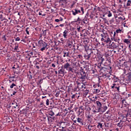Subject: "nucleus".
I'll return each mask as SVG.
<instances>
[{
  "instance_id": "nucleus-34",
  "label": "nucleus",
  "mask_w": 131,
  "mask_h": 131,
  "mask_svg": "<svg viewBox=\"0 0 131 131\" xmlns=\"http://www.w3.org/2000/svg\"><path fill=\"white\" fill-rule=\"evenodd\" d=\"M122 118L123 120L122 121L123 122H125V121H126V119H127V118H126V117H125L124 116H122Z\"/></svg>"
},
{
  "instance_id": "nucleus-3",
  "label": "nucleus",
  "mask_w": 131,
  "mask_h": 131,
  "mask_svg": "<svg viewBox=\"0 0 131 131\" xmlns=\"http://www.w3.org/2000/svg\"><path fill=\"white\" fill-rule=\"evenodd\" d=\"M38 45L39 48H40V51L43 52L45 50H48V43L43 40L40 39L38 41Z\"/></svg>"
},
{
  "instance_id": "nucleus-32",
  "label": "nucleus",
  "mask_w": 131,
  "mask_h": 131,
  "mask_svg": "<svg viewBox=\"0 0 131 131\" xmlns=\"http://www.w3.org/2000/svg\"><path fill=\"white\" fill-rule=\"evenodd\" d=\"M93 126V125H89L88 126L89 130H92Z\"/></svg>"
},
{
  "instance_id": "nucleus-35",
  "label": "nucleus",
  "mask_w": 131,
  "mask_h": 131,
  "mask_svg": "<svg viewBox=\"0 0 131 131\" xmlns=\"http://www.w3.org/2000/svg\"><path fill=\"white\" fill-rule=\"evenodd\" d=\"M102 19H103L104 22L106 24L109 25V23H108V20H107V19H106V18H103V17H102Z\"/></svg>"
},
{
  "instance_id": "nucleus-5",
  "label": "nucleus",
  "mask_w": 131,
  "mask_h": 131,
  "mask_svg": "<svg viewBox=\"0 0 131 131\" xmlns=\"http://www.w3.org/2000/svg\"><path fill=\"white\" fill-rule=\"evenodd\" d=\"M80 77L79 78V81L80 82H84L85 81V79L86 78V72H81Z\"/></svg>"
},
{
  "instance_id": "nucleus-8",
  "label": "nucleus",
  "mask_w": 131,
  "mask_h": 131,
  "mask_svg": "<svg viewBox=\"0 0 131 131\" xmlns=\"http://www.w3.org/2000/svg\"><path fill=\"white\" fill-rule=\"evenodd\" d=\"M84 58L85 60H91V56H90V52L89 50L86 51V54L84 55Z\"/></svg>"
},
{
  "instance_id": "nucleus-15",
  "label": "nucleus",
  "mask_w": 131,
  "mask_h": 131,
  "mask_svg": "<svg viewBox=\"0 0 131 131\" xmlns=\"http://www.w3.org/2000/svg\"><path fill=\"white\" fill-rule=\"evenodd\" d=\"M86 117L87 118V120H88V121H90V122H92V121H93V117L92 116V115H88L87 116H86Z\"/></svg>"
},
{
  "instance_id": "nucleus-41",
  "label": "nucleus",
  "mask_w": 131,
  "mask_h": 131,
  "mask_svg": "<svg viewBox=\"0 0 131 131\" xmlns=\"http://www.w3.org/2000/svg\"><path fill=\"white\" fill-rule=\"evenodd\" d=\"M107 17H112V13H111V12L108 11V13H107Z\"/></svg>"
},
{
  "instance_id": "nucleus-61",
  "label": "nucleus",
  "mask_w": 131,
  "mask_h": 131,
  "mask_svg": "<svg viewBox=\"0 0 131 131\" xmlns=\"http://www.w3.org/2000/svg\"><path fill=\"white\" fill-rule=\"evenodd\" d=\"M114 79H115V80L116 79H118V77H116V76H114Z\"/></svg>"
},
{
  "instance_id": "nucleus-11",
  "label": "nucleus",
  "mask_w": 131,
  "mask_h": 131,
  "mask_svg": "<svg viewBox=\"0 0 131 131\" xmlns=\"http://www.w3.org/2000/svg\"><path fill=\"white\" fill-rule=\"evenodd\" d=\"M104 76H105V77L110 79V80H111V79H114V75L111 74H106V75H105Z\"/></svg>"
},
{
  "instance_id": "nucleus-27",
  "label": "nucleus",
  "mask_w": 131,
  "mask_h": 131,
  "mask_svg": "<svg viewBox=\"0 0 131 131\" xmlns=\"http://www.w3.org/2000/svg\"><path fill=\"white\" fill-rule=\"evenodd\" d=\"M88 66H86L85 67H84L83 69L82 70V71H81V72H83V71L84 72H86V74L88 73Z\"/></svg>"
},
{
  "instance_id": "nucleus-62",
  "label": "nucleus",
  "mask_w": 131,
  "mask_h": 131,
  "mask_svg": "<svg viewBox=\"0 0 131 131\" xmlns=\"http://www.w3.org/2000/svg\"><path fill=\"white\" fill-rule=\"evenodd\" d=\"M46 33H47V31L46 30L43 31V34H44V35H46Z\"/></svg>"
},
{
  "instance_id": "nucleus-24",
  "label": "nucleus",
  "mask_w": 131,
  "mask_h": 131,
  "mask_svg": "<svg viewBox=\"0 0 131 131\" xmlns=\"http://www.w3.org/2000/svg\"><path fill=\"white\" fill-rule=\"evenodd\" d=\"M122 122V120H120V122L118 123L117 126H119V127H123V123H121Z\"/></svg>"
},
{
  "instance_id": "nucleus-37",
  "label": "nucleus",
  "mask_w": 131,
  "mask_h": 131,
  "mask_svg": "<svg viewBox=\"0 0 131 131\" xmlns=\"http://www.w3.org/2000/svg\"><path fill=\"white\" fill-rule=\"evenodd\" d=\"M30 20H31L32 22L34 23L36 21V19L35 18V17H32V18H29Z\"/></svg>"
},
{
  "instance_id": "nucleus-64",
  "label": "nucleus",
  "mask_w": 131,
  "mask_h": 131,
  "mask_svg": "<svg viewBox=\"0 0 131 131\" xmlns=\"http://www.w3.org/2000/svg\"><path fill=\"white\" fill-rule=\"evenodd\" d=\"M3 38H4L5 41L7 40V37H6V36H4Z\"/></svg>"
},
{
  "instance_id": "nucleus-4",
  "label": "nucleus",
  "mask_w": 131,
  "mask_h": 131,
  "mask_svg": "<svg viewBox=\"0 0 131 131\" xmlns=\"http://www.w3.org/2000/svg\"><path fill=\"white\" fill-rule=\"evenodd\" d=\"M111 89L113 90L115 92H119V91L120 90V84L116 83H114L111 85Z\"/></svg>"
},
{
  "instance_id": "nucleus-36",
  "label": "nucleus",
  "mask_w": 131,
  "mask_h": 131,
  "mask_svg": "<svg viewBox=\"0 0 131 131\" xmlns=\"http://www.w3.org/2000/svg\"><path fill=\"white\" fill-rule=\"evenodd\" d=\"M17 85H16V84L13 83L11 84V85H10V89H13V88H15V86H16Z\"/></svg>"
},
{
  "instance_id": "nucleus-55",
  "label": "nucleus",
  "mask_w": 131,
  "mask_h": 131,
  "mask_svg": "<svg viewBox=\"0 0 131 131\" xmlns=\"http://www.w3.org/2000/svg\"><path fill=\"white\" fill-rule=\"evenodd\" d=\"M55 21L57 22L58 23L60 22V19H55Z\"/></svg>"
},
{
  "instance_id": "nucleus-51",
  "label": "nucleus",
  "mask_w": 131,
  "mask_h": 131,
  "mask_svg": "<svg viewBox=\"0 0 131 131\" xmlns=\"http://www.w3.org/2000/svg\"><path fill=\"white\" fill-rule=\"evenodd\" d=\"M77 58H79V59H82V55L79 54L77 56Z\"/></svg>"
},
{
  "instance_id": "nucleus-30",
  "label": "nucleus",
  "mask_w": 131,
  "mask_h": 131,
  "mask_svg": "<svg viewBox=\"0 0 131 131\" xmlns=\"http://www.w3.org/2000/svg\"><path fill=\"white\" fill-rule=\"evenodd\" d=\"M126 7H130L131 6V0H128L126 5Z\"/></svg>"
},
{
  "instance_id": "nucleus-63",
  "label": "nucleus",
  "mask_w": 131,
  "mask_h": 131,
  "mask_svg": "<svg viewBox=\"0 0 131 131\" xmlns=\"http://www.w3.org/2000/svg\"><path fill=\"white\" fill-rule=\"evenodd\" d=\"M128 47H129V51H130V52H131V44L129 45L128 46Z\"/></svg>"
},
{
  "instance_id": "nucleus-46",
  "label": "nucleus",
  "mask_w": 131,
  "mask_h": 131,
  "mask_svg": "<svg viewBox=\"0 0 131 131\" xmlns=\"http://www.w3.org/2000/svg\"><path fill=\"white\" fill-rule=\"evenodd\" d=\"M95 93H97V94H98V93H100V90L99 89H95L94 90Z\"/></svg>"
},
{
  "instance_id": "nucleus-28",
  "label": "nucleus",
  "mask_w": 131,
  "mask_h": 131,
  "mask_svg": "<svg viewBox=\"0 0 131 131\" xmlns=\"http://www.w3.org/2000/svg\"><path fill=\"white\" fill-rule=\"evenodd\" d=\"M97 127L98 128H102V127H103V124H102V123L99 122V123H98V125H97Z\"/></svg>"
},
{
  "instance_id": "nucleus-1",
  "label": "nucleus",
  "mask_w": 131,
  "mask_h": 131,
  "mask_svg": "<svg viewBox=\"0 0 131 131\" xmlns=\"http://www.w3.org/2000/svg\"><path fill=\"white\" fill-rule=\"evenodd\" d=\"M96 103L97 105V113L101 112L103 113L108 109V107L105 105H102V103L99 101H96Z\"/></svg>"
},
{
  "instance_id": "nucleus-47",
  "label": "nucleus",
  "mask_w": 131,
  "mask_h": 131,
  "mask_svg": "<svg viewBox=\"0 0 131 131\" xmlns=\"http://www.w3.org/2000/svg\"><path fill=\"white\" fill-rule=\"evenodd\" d=\"M21 40V39H20V37H17L15 38V41H20Z\"/></svg>"
},
{
  "instance_id": "nucleus-20",
  "label": "nucleus",
  "mask_w": 131,
  "mask_h": 131,
  "mask_svg": "<svg viewBox=\"0 0 131 131\" xmlns=\"http://www.w3.org/2000/svg\"><path fill=\"white\" fill-rule=\"evenodd\" d=\"M72 13L74 16H76V15H77V14H78V12H77V8L75 9L74 10H72Z\"/></svg>"
},
{
  "instance_id": "nucleus-44",
  "label": "nucleus",
  "mask_w": 131,
  "mask_h": 131,
  "mask_svg": "<svg viewBox=\"0 0 131 131\" xmlns=\"http://www.w3.org/2000/svg\"><path fill=\"white\" fill-rule=\"evenodd\" d=\"M80 10L82 12V14L83 15L84 14V9H83V7H80Z\"/></svg>"
},
{
  "instance_id": "nucleus-53",
  "label": "nucleus",
  "mask_w": 131,
  "mask_h": 131,
  "mask_svg": "<svg viewBox=\"0 0 131 131\" xmlns=\"http://www.w3.org/2000/svg\"><path fill=\"white\" fill-rule=\"evenodd\" d=\"M59 93H56V94H55V97H56V98H58V97H59Z\"/></svg>"
},
{
  "instance_id": "nucleus-19",
  "label": "nucleus",
  "mask_w": 131,
  "mask_h": 131,
  "mask_svg": "<svg viewBox=\"0 0 131 131\" xmlns=\"http://www.w3.org/2000/svg\"><path fill=\"white\" fill-rule=\"evenodd\" d=\"M68 30H64V31L63 32V36L64 37V38H67V36L68 35Z\"/></svg>"
},
{
  "instance_id": "nucleus-18",
  "label": "nucleus",
  "mask_w": 131,
  "mask_h": 131,
  "mask_svg": "<svg viewBox=\"0 0 131 131\" xmlns=\"http://www.w3.org/2000/svg\"><path fill=\"white\" fill-rule=\"evenodd\" d=\"M123 42H124V43H126V45H131L130 44V40H129V39H124L123 40Z\"/></svg>"
},
{
  "instance_id": "nucleus-25",
  "label": "nucleus",
  "mask_w": 131,
  "mask_h": 131,
  "mask_svg": "<svg viewBox=\"0 0 131 131\" xmlns=\"http://www.w3.org/2000/svg\"><path fill=\"white\" fill-rule=\"evenodd\" d=\"M12 105H13V107L15 109H16V107H18V103L15 101L12 102Z\"/></svg>"
},
{
  "instance_id": "nucleus-38",
  "label": "nucleus",
  "mask_w": 131,
  "mask_h": 131,
  "mask_svg": "<svg viewBox=\"0 0 131 131\" xmlns=\"http://www.w3.org/2000/svg\"><path fill=\"white\" fill-rule=\"evenodd\" d=\"M121 31L122 30L120 29H119L116 30V31H115V32H116V33H121Z\"/></svg>"
},
{
  "instance_id": "nucleus-43",
  "label": "nucleus",
  "mask_w": 131,
  "mask_h": 131,
  "mask_svg": "<svg viewBox=\"0 0 131 131\" xmlns=\"http://www.w3.org/2000/svg\"><path fill=\"white\" fill-rule=\"evenodd\" d=\"M74 64H75V66H77V67H79L80 66V64H79V63L78 62H74Z\"/></svg>"
},
{
  "instance_id": "nucleus-12",
  "label": "nucleus",
  "mask_w": 131,
  "mask_h": 131,
  "mask_svg": "<svg viewBox=\"0 0 131 131\" xmlns=\"http://www.w3.org/2000/svg\"><path fill=\"white\" fill-rule=\"evenodd\" d=\"M77 122L80 124V125H85V123H83V120L81 119V118H78L77 119Z\"/></svg>"
},
{
  "instance_id": "nucleus-6",
  "label": "nucleus",
  "mask_w": 131,
  "mask_h": 131,
  "mask_svg": "<svg viewBox=\"0 0 131 131\" xmlns=\"http://www.w3.org/2000/svg\"><path fill=\"white\" fill-rule=\"evenodd\" d=\"M63 68L66 70H68L70 72H73V69L70 67V64L68 62L64 64Z\"/></svg>"
},
{
  "instance_id": "nucleus-45",
  "label": "nucleus",
  "mask_w": 131,
  "mask_h": 131,
  "mask_svg": "<svg viewBox=\"0 0 131 131\" xmlns=\"http://www.w3.org/2000/svg\"><path fill=\"white\" fill-rule=\"evenodd\" d=\"M50 100L49 99H47L46 100V105L47 106H49V105H50Z\"/></svg>"
},
{
  "instance_id": "nucleus-33",
  "label": "nucleus",
  "mask_w": 131,
  "mask_h": 131,
  "mask_svg": "<svg viewBox=\"0 0 131 131\" xmlns=\"http://www.w3.org/2000/svg\"><path fill=\"white\" fill-rule=\"evenodd\" d=\"M84 42H86V43H89L90 42V39L88 38H85L84 39Z\"/></svg>"
},
{
  "instance_id": "nucleus-29",
  "label": "nucleus",
  "mask_w": 131,
  "mask_h": 131,
  "mask_svg": "<svg viewBox=\"0 0 131 131\" xmlns=\"http://www.w3.org/2000/svg\"><path fill=\"white\" fill-rule=\"evenodd\" d=\"M105 61V58H103L102 57H101L100 59H99V62H100L101 64H103V62Z\"/></svg>"
},
{
  "instance_id": "nucleus-16",
  "label": "nucleus",
  "mask_w": 131,
  "mask_h": 131,
  "mask_svg": "<svg viewBox=\"0 0 131 131\" xmlns=\"http://www.w3.org/2000/svg\"><path fill=\"white\" fill-rule=\"evenodd\" d=\"M63 57H69V58H70V56L69 55V51H63Z\"/></svg>"
},
{
  "instance_id": "nucleus-31",
  "label": "nucleus",
  "mask_w": 131,
  "mask_h": 131,
  "mask_svg": "<svg viewBox=\"0 0 131 131\" xmlns=\"http://www.w3.org/2000/svg\"><path fill=\"white\" fill-rule=\"evenodd\" d=\"M29 31H30V28H29V27H27L26 29V32L27 34L28 35H29Z\"/></svg>"
},
{
  "instance_id": "nucleus-48",
  "label": "nucleus",
  "mask_w": 131,
  "mask_h": 131,
  "mask_svg": "<svg viewBox=\"0 0 131 131\" xmlns=\"http://www.w3.org/2000/svg\"><path fill=\"white\" fill-rule=\"evenodd\" d=\"M101 64H102V63H98V66H97V67L99 68V69H100V70H101V68H102V67L101 66Z\"/></svg>"
},
{
  "instance_id": "nucleus-14",
  "label": "nucleus",
  "mask_w": 131,
  "mask_h": 131,
  "mask_svg": "<svg viewBox=\"0 0 131 131\" xmlns=\"http://www.w3.org/2000/svg\"><path fill=\"white\" fill-rule=\"evenodd\" d=\"M78 88L80 89H86V87H85V85H84L83 83H79L78 84Z\"/></svg>"
},
{
  "instance_id": "nucleus-22",
  "label": "nucleus",
  "mask_w": 131,
  "mask_h": 131,
  "mask_svg": "<svg viewBox=\"0 0 131 131\" xmlns=\"http://www.w3.org/2000/svg\"><path fill=\"white\" fill-rule=\"evenodd\" d=\"M14 45H15V46H14V50L15 51H18V50H19V45L17 42H15Z\"/></svg>"
},
{
  "instance_id": "nucleus-2",
  "label": "nucleus",
  "mask_w": 131,
  "mask_h": 131,
  "mask_svg": "<svg viewBox=\"0 0 131 131\" xmlns=\"http://www.w3.org/2000/svg\"><path fill=\"white\" fill-rule=\"evenodd\" d=\"M100 36L102 37L101 40L102 46H105V43H109L111 42V39H110L107 34L103 33L100 34Z\"/></svg>"
},
{
  "instance_id": "nucleus-13",
  "label": "nucleus",
  "mask_w": 131,
  "mask_h": 131,
  "mask_svg": "<svg viewBox=\"0 0 131 131\" xmlns=\"http://www.w3.org/2000/svg\"><path fill=\"white\" fill-rule=\"evenodd\" d=\"M120 104L122 105V107H126L127 106V103L124 99L121 100Z\"/></svg>"
},
{
  "instance_id": "nucleus-60",
  "label": "nucleus",
  "mask_w": 131,
  "mask_h": 131,
  "mask_svg": "<svg viewBox=\"0 0 131 131\" xmlns=\"http://www.w3.org/2000/svg\"><path fill=\"white\" fill-rule=\"evenodd\" d=\"M16 94H17V91L13 92V96H15V95H16Z\"/></svg>"
},
{
  "instance_id": "nucleus-42",
  "label": "nucleus",
  "mask_w": 131,
  "mask_h": 131,
  "mask_svg": "<svg viewBox=\"0 0 131 131\" xmlns=\"http://www.w3.org/2000/svg\"><path fill=\"white\" fill-rule=\"evenodd\" d=\"M49 115L51 116H54L55 115V114L53 112V111L49 112Z\"/></svg>"
},
{
  "instance_id": "nucleus-59",
  "label": "nucleus",
  "mask_w": 131,
  "mask_h": 131,
  "mask_svg": "<svg viewBox=\"0 0 131 131\" xmlns=\"http://www.w3.org/2000/svg\"><path fill=\"white\" fill-rule=\"evenodd\" d=\"M77 30L79 32L80 31V27H79V28H77Z\"/></svg>"
},
{
  "instance_id": "nucleus-17",
  "label": "nucleus",
  "mask_w": 131,
  "mask_h": 131,
  "mask_svg": "<svg viewBox=\"0 0 131 131\" xmlns=\"http://www.w3.org/2000/svg\"><path fill=\"white\" fill-rule=\"evenodd\" d=\"M63 123H65V122H62L61 123V125L59 126V128H60L59 129V131H66L65 127L62 126V124H63Z\"/></svg>"
},
{
  "instance_id": "nucleus-7",
  "label": "nucleus",
  "mask_w": 131,
  "mask_h": 131,
  "mask_svg": "<svg viewBox=\"0 0 131 131\" xmlns=\"http://www.w3.org/2000/svg\"><path fill=\"white\" fill-rule=\"evenodd\" d=\"M89 51L90 52L89 55L90 56V60H92V59H95V58H96V53L91 50H89Z\"/></svg>"
},
{
  "instance_id": "nucleus-9",
  "label": "nucleus",
  "mask_w": 131,
  "mask_h": 131,
  "mask_svg": "<svg viewBox=\"0 0 131 131\" xmlns=\"http://www.w3.org/2000/svg\"><path fill=\"white\" fill-rule=\"evenodd\" d=\"M5 16H6V14L5 13H4L3 11H0V19L1 21H4L5 20Z\"/></svg>"
},
{
  "instance_id": "nucleus-23",
  "label": "nucleus",
  "mask_w": 131,
  "mask_h": 131,
  "mask_svg": "<svg viewBox=\"0 0 131 131\" xmlns=\"http://www.w3.org/2000/svg\"><path fill=\"white\" fill-rule=\"evenodd\" d=\"M77 97V94H74L72 96V101H73V102H74L76 99H75V98Z\"/></svg>"
},
{
  "instance_id": "nucleus-10",
  "label": "nucleus",
  "mask_w": 131,
  "mask_h": 131,
  "mask_svg": "<svg viewBox=\"0 0 131 131\" xmlns=\"http://www.w3.org/2000/svg\"><path fill=\"white\" fill-rule=\"evenodd\" d=\"M80 21H82L84 24H88V20L86 19H84L83 18H80L79 17H78V18L77 19V20L75 22H78Z\"/></svg>"
},
{
  "instance_id": "nucleus-52",
  "label": "nucleus",
  "mask_w": 131,
  "mask_h": 131,
  "mask_svg": "<svg viewBox=\"0 0 131 131\" xmlns=\"http://www.w3.org/2000/svg\"><path fill=\"white\" fill-rule=\"evenodd\" d=\"M14 90L15 92H17L18 91V86L16 85L15 87H14Z\"/></svg>"
},
{
  "instance_id": "nucleus-56",
  "label": "nucleus",
  "mask_w": 131,
  "mask_h": 131,
  "mask_svg": "<svg viewBox=\"0 0 131 131\" xmlns=\"http://www.w3.org/2000/svg\"><path fill=\"white\" fill-rule=\"evenodd\" d=\"M13 69H17V68H19V66H17V67H15V66L12 67Z\"/></svg>"
},
{
  "instance_id": "nucleus-57",
  "label": "nucleus",
  "mask_w": 131,
  "mask_h": 131,
  "mask_svg": "<svg viewBox=\"0 0 131 131\" xmlns=\"http://www.w3.org/2000/svg\"><path fill=\"white\" fill-rule=\"evenodd\" d=\"M73 86V85L72 84H70L68 88H70V89H71V88H72Z\"/></svg>"
},
{
  "instance_id": "nucleus-50",
  "label": "nucleus",
  "mask_w": 131,
  "mask_h": 131,
  "mask_svg": "<svg viewBox=\"0 0 131 131\" xmlns=\"http://www.w3.org/2000/svg\"><path fill=\"white\" fill-rule=\"evenodd\" d=\"M109 124H110L109 123H104L105 126H106L107 127H109Z\"/></svg>"
},
{
  "instance_id": "nucleus-21",
  "label": "nucleus",
  "mask_w": 131,
  "mask_h": 131,
  "mask_svg": "<svg viewBox=\"0 0 131 131\" xmlns=\"http://www.w3.org/2000/svg\"><path fill=\"white\" fill-rule=\"evenodd\" d=\"M58 74H61V75H62V76H64V70H63V69H61L58 71Z\"/></svg>"
},
{
  "instance_id": "nucleus-49",
  "label": "nucleus",
  "mask_w": 131,
  "mask_h": 131,
  "mask_svg": "<svg viewBox=\"0 0 131 131\" xmlns=\"http://www.w3.org/2000/svg\"><path fill=\"white\" fill-rule=\"evenodd\" d=\"M115 36H116V32H115H115H114V34H113V38L114 40V38H116V37Z\"/></svg>"
},
{
  "instance_id": "nucleus-54",
  "label": "nucleus",
  "mask_w": 131,
  "mask_h": 131,
  "mask_svg": "<svg viewBox=\"0 0 131 131\" xmlns=\"http://www.w3.org/2000/svg\"><path fill=\"white\" fill-rule=\"evenodd\" d=\"M118 19H119L120 20H125V18H122V17L120 16L118 17Z\"/></svg>"
},
{
  "instance_id": "nucleus-39",
  "label": "nucleus",
  "mask_w": 131,
  "mask_h": 131,
  "mask_svg": "<svg viewBox=\"0 0 131 131\" xmlns=\"http://www.w3.org/2000/svg\"><path fill=\"white\" fill-rule=\"evenodd\" d=\"M100 71H101L102 72H103V71H105L107 70V68H105V67H103L102 68H100Z\"/></svg>"
},
{
  "instance_id": "nucleus-58",
  "label": "nucleus",
  "mask_w": 131,
  "mask_h": 131,
  "mask_svg": "<svg viewBox=\"0 0 131 131\" xmlns=\"http://www.w3.org/2000/svg\"><path fill=\"white\" fill-rule=\"evenodd\" d=\"M59 21H60L61 22H62V21H63V18H62V17H59Z\"/></svg>"
},
{
  "instance_id": "nucleus-26",
  "label": "nucleus",
  "mask_w": 131,
  "mask_h": 131,
  "mask_svg": "<svg viewBox=\"0 0 131 131\" xmlns=\"http://www.w3.org/2000/svg\"><path fill=\"white\" fill-rule=\"evenodd\" d=\"M126 76H127V78L128 79V80H130L131 79V74L130 73H128L126 75Z\"/></svg>"
},
{
  "instance_id": "nucleus-40",
  "label": "nucleus",
  "mask_w": 131,
  "mask_h": 131,
  "mask_svg": "<svg viewBox=\"0 0 131 131\" xmlns=\"http://www.w3.org/2000/svg\"><path fill=\"white\" fill-rule=\"evenodd\" d=\"M114 40L115 41H119L120 40V38L119 37L118 38H114Z\"/></svg>"
}]
</instances>
